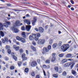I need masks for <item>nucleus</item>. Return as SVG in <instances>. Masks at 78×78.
Here are the masks:
<instances>
[{
  "label": "nucleus",
  "instance_id": "f257e3e1",
  "mask_svg": "<svg viewBox=\"0 0 78 78\" xmlns=\"http://www.w3.org/2000/svg\"><path fill=\"white\" fill-rule=\"evenodd\" d=\"M61 48L63 52L66 51L69 48V44H63L61 46Z\"/></svg>",
  "mask_w": 78,
  "mask_h": 78
},
{
  "label": "nucleus",
  "instance_id": "f03ea898",
  "mask_svg": "<svg viewBox=\"0 0 78 78\" xmlns=\"http://www.w3.org/2000/svg\"><path fill=\"white\" fill-rule=\"evenodd\" d=\"M49 51V49H48L47 48L44 47L43 48V50L42 51V53L43 55H44L46 52H48Z\"/></svg>",
  "mask_w": 78,
  "mask_h": 78
},
{
  "label": "nucleus",
  "instance_id": "7ed1b4c3",
  "mask_svg": "<svg viewBox=\"0 0 78 78\" xmlns=\"http://www.w3.org/2000/svg\"><path fill=\"white\" fill-rule=\"evenodd\" d=\"M2 43L5 44V43L6 42L7 43L9 42V40L7 37H5L4 38H2Z\"/></svg>",
  "mask_w": 78,
  "mask_h": 78
},
{
  "label": "nucleus",
  "instance_id": "20e7f679",
  "mask_svg": "<svg viewBox=\"0 0 78 78\" xmlns=\"http://www.w3.org/2000/svg\"><path fill=\"white\" fill-rule=\"evenodd\" d=\"M45 43V40L44 39H40L37 42L38 44H43Z\"/></svg>",
  "mask_w": 78,
  "mask_h": 78
},
{
  "label": "nucleus",
  "instance_id": "39448f33",
  "mask_svg": "<svg viewBox=\"0 0 78 78\" xmlns=\"http://www.w3.org/2000/svg\"><path fill=\"white\" fill-rule=\"evenodd\" d=\"M37 21V18L36 17H34L33 20L32 21V25L34 26L35 25V23H36Z\"/></svg>",
  "mask_w": 78,
  "mask_h": 78
},
{
  "label": "nucleus",
  "instance_id": "423d86ee",
  "mask_svg": "<svg viewBox=\"0 0 78 78\" xmlns=\"http://www.w3.org/2000/svg\"><path fill=\"white\" fill-rule=\"evenodd\" d=\"M31 66L32 67H35L37 66V62L35 61L32 62L31 64Z\"/></svg>",
  "mask_w": 78,
  "mask_h": 78
},
{
  "label": "nucleus",
  "instance_id": "0eeeda50",
  "mask_svg": "<svg viewBox=\"0 0 78 78\" xmlns=\"http://www.w3.org/2000/svg\"><path fill=\"white\" fill-rule=\"evenodd\" d=\"M31 26L30 25L26 26V29L27 31H30V30H31Z\"/></svg>",
  "mask_w": 78,
  "mask_h": 78
},
{
  "label": "nucleus",
  "instance_id": "6e6552de",
  "mask_svg": "<svg viewBox=\"0 0 78 78\" xmlns=\"http://www.w3.org/2000/svg\"><path fill=\"white\" fill-rule=\"evenodd\" d=\"M16 26L19 27L20 25V21L19 20H17L15 22Z\"/></svg>",
  "mask_w": 78,
  "mask_h": 78
},
{
  "label": "nucleus",
  "instance_id": "1a4fd4ad",
  "mask_svg": "<svg viewBox=\"0 0 78 78\" xmlns=\"http://www.w3.org/2000/svg\"><path fill=\"white\" fill-rule=\"evenodd\" d=\"M40 33H43V31H44V29L43 28L41 27H40L38 29Z\"/></svg>",
  "mask_w": 78,
  "mask_h": 78
},
{
  "label": "nucleus",
  "instance_id": "9d476101",
  "mask_svg": "<svg viewBox=\"0 0 78 78\" xmlns=\"http://www.w3.org/2000/svg\"><path fill=\"white\" fill-rule=\"evenodd\" d=\"M12 30H14V32L15 33H17L19 32V30L16 28H15L14 27H12Z\"/></svg>",
  "mask_w": 78,
  "mask_h": 78
},
{
  "label": "nucleus",
  "instance_id": "9b49d317",
  "mask_svg": "<svg viewBox=\"0 0 78 78\" xmlns=\"http://www.w3.org/2000/svg\"><path fill=\"white\" fill-rule=\"evenodd\" d=\"M16 45H14L13 46V48L16 51H18L19 50V47H16Z\"/></svg>",
  "mask_w": 78,
  "mask_h": 78
},
{
  "label": "nucleus",
  "instance_id": "f8f14e48",
  "mask_svg": "<svg viewBox=\"0 0 78 78\" xmlns=\"http://www.w3.org/2000/svg\"><path fill=\"white\" fill-rule=\"evenodd\" d=\"M72 55L71 54H69L66 55V57L67 58H72Z\"/></svg>",
  "mask_w": 78,
  "mask_h": 78
},
{
  "label": "nucleus",
  "instance_id": "ddd939ff",
  "mask_svg": "<svg viewBox=\"0 0 78 78\" xmlns=\"http://www.w3.org/2000/svg\"><path fill=\"white\" fill-rule=\"evenodd\" d=\"M11 54L12 57H13V59H14L15 61H16V60H17V57L16 56H14V53H12Z\"/></svg>",
  "mask_w": 78,
  "mask_h": 78
},
{
  "label": "nucleus",
  "instance_id": "4468645a",
  "mask_svg": "<svg viewBox=\"0 0 78 78\" xmlns=\"http://www.w3.org/2000/svg\"><path fill=\"white\" fill-rule=\"evenodd\" d=\"M74 65L73 63L71 62L68 63V67H69V66H71V69H72Z\"/></svg>",
  "mask_w": 78,
  "mask_h": 78
},
{
  "label": "nucleus",
  "instance_id": "2eb2a0df",
  "mask_svg": "<svg viewBox=\"0 0 78 78\" xmlns=\"http://www.w3.org/2000/svg\"><path fill=\"white\" fill-rule=\"evenodd\" d=\"M67 61V59H63L61 61V63L62 64H63V63H64L65 62H66Z\"/></svg>",
  "mask_w": 78,
  "mask_h": 78
},
{
  "label": "nucleus",
  "instance_id": "dca6fc26",
  "mask_svg": "<svg viewBox=\"0 0 78 78\" xmlns=\"http://www.w3.org/2000/svg\"><path fill=\"white\" fill-rule=\"evenodd\" d=\"M20 41H21L23 43H24L25 42V40L23 37H21L20 39Z\"/></svg>",
  "mask_w": 78,
  "mask_h": 78
},
{
  "label": "nucleus",
  "instance_id": "f3484780",
  "mask_svg": "<svg viewBox=\"0 0 78 78\" xmlns=\"http://www.w3.org/2000/svg\"><path fill=\"white\" fill-rule=\"evenodd\" d=\"M3 24L0 22V30H3Z\"/></svg>",
  "mask_w": 78,
  "mask_h": 78
},
{
  "label": "nucleus",
  "instance_id": "a211bd4d",
  "mask_svg": "<svg viewBox=\"0 0 78 78\" xmlns=\"http://www.w3.org/2000/svg\"><path fill=\"white\" fill-rule=\"evenodd\" d=\"M0 34L2 36V37H4V36H5V34H4V33L2 31H1L0 32ZM1 36L0 35V38H1Z\"/></svg>",
  "mask_w": 78,
  "mask_h": 78
},
{
  "label": "nucleus",
  "instance_id": "6ab92c4d",
  "mask_svg": "<svg viewBox=\"0 0 78 78\" xmlns=\"http://www.w3.org/2000/svg\"><path fill=\"white\" fill-rule=\"evenodd\" d=\"M30 48L31 49H32V50H33V51H36V48L34 47V46H31L30 47Z\"/></svg>",
  "mask_w": 78,
  "mask_h": 78
},
{
  "label": "nucleus",
  "instance_id": "aec40b11",
  "mask_svg": "<svg viewBox=\"0 0 78 78\" xmlns=\"http://www.w3.org/2000/svg\"><path fill=\"white\" fill-rule=\"evenodd\" d=\"M71 73L73 74V75H75L76 74V71L73 70L71 71Z\"/></svg>",
  "mask_w": 78,
  "mask_h": 78
},
{
  "label": "nucleus",
  "instance_id": "412c9836",
  "mask_svg": "<svg viewBox=\"0 0 78 78\" xmlns=\"http://www.w3.org/2000/svg\"><path fill=\"white\" fill-rule=\"evenodd\" d=\"M29 38L30 40H33V39H34V37H33V36L31 35L30 36Z\"/></svg>",
  "mask_w": 78,
  "mask_h": 78
},
{
  "label": "nucleus",
  "instance_id": "4be33fe9",
  "mask_svg": "<svg viewBox=\"0 0 78 78\" xmlns=\"http://www.w3.org/2000/svg\"><path fill=\"white\" fill-rule=\"evenodd\" d=\"M52 46L54 48H55L57 47V44L56 43L54 44Z\"/></svg>",
  "mask_w": 78,
  "mask_h": 78
},
{
  "label": "nucleus",
  "instance_id": "5701e85b",
  "mask_svg": "<svg viewBox=\"0 0 78 78\" xmlns=\"http://www.w3.org/2000/svg\"><path fill=\"white\" fill-rule=\"evenodd\" d=\"M4 26L5 27V28H8V25L6 23H4Z\"/></svg>",
  "mask_w": 78,
  "mask_h": 78
},
{
  "label": "nucleus",
  "instance_id": "b1692460",
  "mask_svg": "<svg viewBox=\"0 0 78 78\" xmlns=\"http://www.w3.org/2000/svg\"><path fill=\"white\" fill-rule=\"evenodd\" d=\"M56 72H58V66H55L54 68Z\"/></svg>",
  "mask_w": 78,
  "mask_h": 78
},
{
  "label": "nucleus",
  "instance_id": "393cba45",
  "mask_svg": "<svg viewBox=\"0 0 78 78\" xmlns=\"http://www.w3.org/2000/svg\"><path fill=\"white\" fill-rule=\"evenodd\" d=\"M55 60H56V58H55V57H52L51 60L52 62L55 61Z\"/></svg>",
  "mask_w": 78,
  "mask_h": 78
},
{
  "label": "nucleus",
  "instance_id": "a878e982",
  "mask_svg": "<svg viewBox=\"0 0 78 78\" xmlns=\"http://www.w3.org/2000/svg\"><path fill=\"white\" fill-rule=\"evenodd\" d=\"M27 23V25H30L31 23V21L30 20H28Z\"/></svg>",
  "mask_w": 78,
  "mask_h": 78
},
{
  "label": "nucleus",
  "instance_id": "bb28decb",
  "mask_svg": "<svg viewBox=\"0 0 78 78\" xmlns=\"http://www.w3.org/2000/svg\"><path fill=\"white\" fill-rule=\"evenodd\" d=\"M58 44L59 46H60V47H61V45H62V41H59L58 42Z\"/></svg>",
  "mask_w": 78,
  "mask_h": 78
},
{
  "label": "nucleus",
  "instance_id": "cd10ccee",
  "mask_svg": "<svg viewBox=\"0 0 78 78\" xmlns=\"http://www.w3.org/2000/svg\"><path fill=\"white\" fill-rule=\"evenodd\" d=\"M67 75V73L66 72V71H64L62 73L63 76H66Z\"/></svg>",
  "mask_w": 78,
  "mask_h": 78
},
{
  "label": "nucleus",
  "instance_id": "c85d7f7f",
  "mask_svg": "<svg viewBox=\"0 0 78 78\" xmlns=\"http://www.w3.org/2000/svg\"><path fill=\"white\" fill-rule=\"evenodd\" d=\"M53 77H54V78H58V74H54L53 75Z\"/></svg>",
  "mask_w": 78,
  "mask_h": 78
},
{
  "label": "nucleus",
  "instance_id": "c756f323",
  "mask_svg": "<svg viewBox=\"0 0 78 78\" xmlns=\"http://www.w3.org/2000/svg\"><path fill=\"white\" fill-rule=\"evenodd\" d=\"M59 57H60L61 58H62V57H63L64 56V54H60L58 55Z\"/></svg>",
  "mask_w": 78,
  "mask_h": 78
},
{
  "label": "nucleus",
  "instance_id": "7c9ffc66",
  "mask_svg": "<svg viewBox=\"0 0 78 78\" xmlns=\"http://www.w3.org/2000/svg\"><path fill=\"white\" fill-rule=\"evenodd\" d=\"M16 39L17 40H18V41H20V38L19 37V36L16 37Z\"/></svg>",
  "mask_w": 78,
  "mask_h": 78
},
{
  "label": "nucleus",
  "instance_id": "2f4dec72",
  "mask_svg": "<svg viewBox=\"0 0 78 78\" xmlns=\"http://www.w3.org/2000/svg\"><path fill=\"white\" fill-rule=\"evenodd\" d=\"M14 66H10V70H14Z\"/></svg>",
  "mask_w": 78,
  "mask_h": 78
},
{
  "label": "nucleus",
  "instance_id": "473e14b6",
  "mask_svg": "<svg viewBox=\"0 0 78 78\" xmlns=\"http://www.w3.org/2000/svg\"><path fill=\"white\" fill-rule=\"evenodd\" d=\"M22 63H21V62H18V66L19 67H20V66H21V64Z\"/></svg>",
  "mask_w": 78,
  "mask_h": 78
},
{
  "label": "nucleus",
  "instance_id": "72a5a7b5",
  "mask_svg": "<svg viewBox=\"0 0 78 78\" xmlns=\"http://www.w3.org/2000/svg\"><path fill=\"white\" fill-rule=\"evenodd\" d=\"M7 52L9 54H11V50L9 49L7 51Z\"/></svg>",
  "mask_w": 78,
  "mask_h": 78
},
{
  "label": "nucleus",
  "instance_id": "f704fd0d",
  "mask_svg": "<svg viewBox=\"0 0 78 78\" xmlns=\"http://www.w3.org/2000/svg\"><path fill=\"white\" fill-rule=\"evenodd\" d=\"M21 30L23 31H24L25 30V27L24 26L22 27H21Z\"/></svg>",
  "mask_w": 78,
  "mask_h": 78
},
{
  "label": "nucleus",
  "instance_id": "c9c22d12",
  "mask_svg": "<svg viewBox=\"0 0 78 78\" xmlns=\"http://www.w3.org/2000/svg\"><path fill=\"white\" fill-rule=\"evenodd\" d=\"M64 67H69V63H66L64 65Z\"/></svg>",
  "mask_w": 78,
  "mask_h": 78
},
{
  "label": "nucleus",
  "instance_id": "e433bc0d",
  "mask_svg": "<svg viewBox=\"0 0 78 78\" xmlns=\"http://www.w3.org/2000/svg\"><path fill=\"white\" fill-rule=\"evenodd\" d=\"M25 72H26V73H27L28 72V68H27L25 69Z\"/></svg>",
  "mask_w": 78,
  "mask_h": 78
},
{
  "label": "nucleus",
  "instance_id": "4c0bfd02",
  "mask_svg": "<svg viewBox=\"0 0 78 78\" xmlns=\"http://www.w3.org/2000/svg\"><path fill=\"white\" fill-rule=\"evenodd\" d=\"M37 37H40V36H41V34H40L39 33H37V34H36Z\"/></svg>",
  "mask_w": 78,
  "mask_h": 78
},
{
  "label": "nucleus",
  "instance_id": "58836bf2",
  "mask_svg": "<svg viewBox=\"0 0 78 78\" xmlns=\"http://www.w3.org/2000/svg\"><path fill=\"white\" fill-rule=\"evenodd\" d=\"M51 46H50V45H49L48 46L47 48L48 49V50H49V51L51 49Z\"/></svg>",
  "mask_w": 78,
  "mask_h": 78
},
{
  "label": "nucleus",
  "instance_id": "ea45409f",
  "mask_svg": "<svg viewBox=\"0 0 78 78\" xmlns=\"http://www.w3.org/2000/svg\"><path fill=\"white\" fill-rule=\"evenodd\" d=\"M23 61H26V60H27V57H24L23 58H22Z\"/></svg>",
  "mask_w": 78,
  "mask_h": 78
},
{
  "label": "nucleus",
  "instance_id": "a19ab883",
  "mask_svg": "<svg viewBox=\"0 0 78 78\" xmlns=\"http://www.w3.org/2000/svg\"><path fill=\"white\" fill-rule=\"evenodd\" d=\"M34 39L36 41H38V39H39V38H38V37H35Z\"/></svg>",
  "mask_w": 78,
  "mask_h": 78
},
{
  "label": "nucleus",
  "instance_id": "79ce46f5",
  "mask_svg": "<svg viewBox=\"0 0 78 78\" xmlns=\"http://www.w3.org/2000/svg\"><path fill=\"white\" fill-rule=\"evenodd\" d=\"M50 62L49 60H47L46 61V63H48V64H49Z\"/></svg>",
  "mask_w": 78,
  "mask_h": 78
},
{
  "label": "nucleus",
  "instance_id": "37998d69",
  "mask_svg": "<svg viewBox=\"0 0 78 78\" xmlns=\"http://www.w3.org/2000/svg\"><path fill=\"white\" fill-rule=\"evenodd\" d=\"M5 22H6L7 23V24L9 25H11V22L9 21H7V22L5 21Z\"/></svg>",
  "mask_w": 78,
  "mask_h": 78
},
{
  "label": "nucleus",
  "instance_id": "c03bdc74",
  "mask_svg": "<svg viewBox=\"0 0 78 78\" xmlns=\"http://www.w3.org/2000/svg\"><path fill=\"white\" fill-rule=\"evenodd\" d=\"M31 73V75L33 76H34V72H32Z\"/></svg>",
  "mask_w": 78,
  "mask_h": 78
},
{
  "label": "nucleus",
  "instance_id": "a18cd8bd",
  "mask_svg": "<svg viewBox=\"0 0 78 78\" xmlns=\"http://www.w3.org/2000/svg\"><path fill=\"white\" fill-rule=\"evenodd\" d=\"M32 44L34 45H36V42H35L33 41L32 42Z\"/></svg>",
  "mask_w": 78,
  "mask_h": 78
},
{
  "label": "nucleus",
  "instance_id": "49530a36",
  "mask_svg": "<svg viewBox=\"0 0 78 78\" xmlns=\"http://www.w3.org/2000/svg\"><path fill=\"white\" fill-rule=\"evenodd\" d=\"M5 59L6 61H8V60H9V58L7 57H5Z\"/></svg>",
  "mask_w": 78,
  "mask_h": 78
},
{
  "label": "nucleus",
  "instance_id": "de8ad7c7",
  "mask_svg": "<svg viewBox=\"0 0 78 78\" xmlns=\"http://www.w3.org/2000/svg\"><path fill=\"white\" fill-rule=\"evenodd\" d=\"M25 57V54H23L22 55V58Z\"/></svg>",
  "mask_w": 78,
  "mask_h": 78
},
{
  "label": "nucleus",
  "instance_id": "09e8293b",
  "mask_svg": "<svg viewBox=\"0 0 78 78\" xmlns=\"http://www.w3.org/2000/svg\"><path fill=\"white\" fill-rule=\"evenodd\" d=\"M2 53H3L4 54H5V53H6L5 51V50H4V49H2Z\"/></svg>",
  "mask_w": 78,
  "mask_h": 78
},
{
  "label": "nucleus",
  "instance_id": "8fccbe9b",
  "mask_svg": "<svg viewBox=\"0 0 78 78\" xmlns=\"http://www.w3.org/2000/svg\"><path fill=\"white\" fill-rule=\"evenodd\" d=\"M70 2L72 5H73V4H74V1L73 0H71Z\"/></svg>",
  "mask_w": 78,
  "mask_h": 78
},
{
  "label": "nucleus",
  "instance_id": "3c124183",
  "mask_svg": "<svg viewBox=\"0 0 78 78\" xmlns=\"http://www.w3.org/2000/svg\"><path fill=\"white\" fill-rule=\"evenodd\" d=\"M22 35H23V36H25V32H22Z\"/></svg>",
  "mask_w": 78,
  "mask_h": 78
},
{
  "label": "nucleus",
  "instance_id": "603ef678",
  "mask_svg": "<svg viewBox=\"0 0 78 78\" xmlns=\"http://www.w3.org/2000/svg\"><path fill=\"white\" fill-rule=\"evenodd\" d=\"M6 49H9V48H10V47H9V46H7L6 47Z\"/></svg>",
  "mask_w": 78,
  "mask_h": 78
},
{
  "label": "nucleus",
  "instance_id": "864d4df0",
  "mask_svg": "<svg viewBox=\"0 0 78 78\" xmlns=\"http://www.w3.org/2000/svg\"><path fill=\"white\" fill-rule=\"evenodd\" d=\"M27 21L28 20H23V22H25V23H27Z\"/></svg>",
  "mask_w": 78,
  "mask_h": 78
},
{
  "label": "nucleus",
  "instance_id": "5fc2aeb1",
  "mask_svg": "<svg viewBox=\"0 0 78 78\" xmlns=\"http://www.w3.org/2000/svg\"><path fill=\"white\" fill-rule=\"evenodd\" d=\"M20 53H23V49H21L20 50Z\"/></svg>",
  "mask_w": 78,
  "mask_h": 78
},
{
  "label": "nucleus",
  "instance_id": "6e6d98bb",
  "mask_svg": "<svg viewBox=\"0 0 78 78\" xmlns=\"http://www.w3.org/2000/svg\"><path fill=\"white\" fill-rule=\"evenodd\" d=\"M43 3L45 5H48V4L47 3L45 2H43Z\"/></svg>",
  "mask_w": 78,
  "mask_h": 78
},
{
  "label": "nucleus",
  "instance_id": "4d7b16f0",
  "mask_svg": "<svg viewBox=\"0 0 78 78\" xmlns=\"http://www.w3.org/2000/svg\"><path fill=\"white\" fill-rule=\"evenodd\" d=\"M36 78H40V76L39 75H37Z\"/></svg>",
  "mask_w": 78,
  "mask_h": 78
},
{
  "label": "nucleus",
  "instance_id": "13d9d810",
  "mask_svg": "<svg viewBox=\"0 0 78 78\" xmlns=\"http://www.w3.org/2000/svg\"><path fill=\"white\" fill-rule=\"evenodd\" d=\"M46 65H43V67L44 68V69H46Z\"/></svg>",
  "mask_w": 78,
  "mask_h": 78
},
{
  "label": "nucleus",
  "instance_id": "bf43d9fd",
  "mask_svg": "<svg viewBox=\"0 0 78 78\" xmlns=\"http://www.w3.org/2000/svg\"><path fill=\"white\" fill-rule=\"evenodd\" d=\"M43 73H44V76H46V74L45 73V72L44 70L43 71Z\"/></svg>",
  "mask_w": 78,
  "mask_h": 78
},
{
  "label": "nucleus",
  "instance_id": "052dcab7",
  "mask_svg": "<svg viewBox=\"0 0 78 78\" xmlns=\"http://www.w3.org/2000/svg\"><path fill=\"white\" fill-rule=\"evenodd\" d=\"M53 42V41L52 40H51L49 41V44H51Z\"/></svg>",
  "mask_w": 78,
  "mask_h": 78
},
{
  "label": "nucleus",
  "instance_id": "680f3d73",
  "mask_svg": "<svg viewBox=\"0 0 78 78\" xmlns=\"http://www.w3.org/2000/svg\"><path fill=\"white\" fill-rule=\"evenodd\" d=\"M50 66H46V69H49V68H50Z\"/></svg>",
  "mask_w": 78,
  "mask_h": 78
},
{
  "label": "nucleus",
  "instance_id": "e2e57ef3",
  "mask_svg": "<svg viewBox=\"0 0 78 78\" xmlns=\"http://www.w3.org/2000/svg\"><path fill=\"white\" fill-rule=\"evenodd\" d=\"M37 62H38V64H40V59H37Z\"/></svg>",
  "mask_w": 78,
  "mask_h": 78
},
{
  "label": "nucleus",
  "instance_id": "0e129e2a",
  "mask_svg": "<svg viewBox=\"0 0 78 78\" xmlns=\"http://www.w3.org/2000/svg\"><path fill=\"white\" fill-rule=\"evenodd\" d=\"M69 78H74V77H73V76H69Z\"/></svg>",
  "mask_w": 78,
  "mask_h": 78
},
{
  "label": "nucleus",
  "instance_id": "69168bd1",
  "mask_svg": "<svg viewBox=\"0 0 78 78\" xmlns=\"http://www.w3.org/2000/svg\"><path fill=\"white\" fill-rule=\"evenodd\" d=\"M35 30H36V31H39V30H38V29H37V28H35Z\"/></svg>",
  "mask_w": 78,
  "mask_h": 78
},
{
  "label": "nucleus",
  "instance_id": "338daca9",
  "mask_svg": "<svg viewBox=\"0 0 78 78\" xmlns=\"http://www.w3.org/2000/svg\"><path fill=\"white\" fill-rule=\"evenodd\" d=\"M32 36H36V34H32Z\"/></svg>",
  "mask_w": 78,
  "mask_h": 78
},
{
  "label": "nucleus",
  "instance_id": "774afa93",
  "mask_svg": "<svg viewBox=\"0 0 78 78\" xmlns=\"http://www.w3.org/2000/svg\"><path fill=\"white\" fill-rule=\"evenodd\" d=\"M55 55H56V53H53V54H52V56L53 57L55 56Z\"/></svg>",
  "mask_w": 78,
  "mask_h": 78
}]
</instances>
